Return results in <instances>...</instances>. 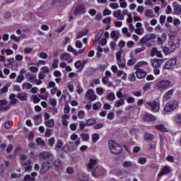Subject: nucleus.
<instances>
[{
    "instance_id": "4c0bfd02",
    "label": "nucleus",
    "mask_w": 181,
    "mask_h": 181,
    "mask_svg": "<svg viewBox=\"0 0 181 181\" xmlns=\"http://www.w3.org/2000/svg\"><path fill=\"white\" fill-rule=\"evenodd\" d=\"M97 121L94 118H90L88 119L86 122V127H91L92 125H94Z\"/></svg>"
},
{
    "instance_id": "7c9ffc66",
    "label": "nucleus",
    "mask_w": 181,
    "mask_h": 181,
    "mask_svg": "<svg viewBox=\"0 0 181 181\" xmlns=\"http://www.w3.org/2000/svg\"><path fill=\"white\" fill-rule=\"evenodd\" d=\"M110 37L113 39L114 42H117L118 40L119 36L118 35V32L113 30L110 33Z\"/></svg>"
},
{
    "instance_id": "58836bf2",
    "label": "nucleus",
    "mask_w": 181,
    "mask_h": 181,
    "mask_svg": "<svg viewBox=\"0 0 181 181\" xmlns=\"http://www.w3.org/2000/svg\"><path fill=\"white\" fill-rule=\"evenodd\" d=\"M54 167L56 168L57 170H60V169H62V162H60L59 160H56L54 162Z\"/></svg>"
},
{
    "instance_id": "a18cd8bd",
    "label": "nucleus",
    "mask_w": 181,
    "mask_h": 181,
    "mask_svg": "<svg viewBox=\"0 0 181 181\" xmlns=\"http://www.w3.org/2000/svg\"><path fill=\"white\" fill-rule=\"evenodd\" d=\"M63 146V141L62 140H58L55 145L54 149L57 151V149H60Z\"/></svg>"
},
{
    "instance_id": "69168bd1",
    "label": "nucleus",
    "mask_w": 181,
    "mask_h": 181,
    "mask_svg": "<svg viewBox=\"0 0 181 181\" xmlns=\"http://www.w3.org/2000/svg\"><path fill=\"white\" fill-rule=\"evenodd\" d=\"M138 163L140 165H145L146 163V159L145 158H139L138 159Z\"/></svg>"
},
{
    "instance_id": "0eeeda50",
    "label": "nucleus",
    "mask_w": 181,
    "mask_h": 181,
    "mask_svg": "<svg viewBox=\"0 0 181 181\" xmlns=\"http://www.w3.org/2000/svg\"><path fill=\"white\" fill-rule=\"evenodd\" d=\"M155 39H156V35L155 33H148L144 35L140 42L141 45H144V43H148L150 40H155Z\"/></svg>"
},
{
    "instance_id": "c756f323",
    "label": "nucleus",
    "mask_w": 181,
    "mask_h": 181,
    "mask_svg": "<svg viewBox=\"0 0 181 181\" xmlns=\"http://www.w3.org/2000/svg\"><path fill=\"white\" fill-rule=\"evenodd\" d=\"M25 77H27V78L28 80H30V81L31 83H33V82L36 81V74H33L32 72H28L26 74Z\"/></svg>"
},
{
    "instance_id": "f03ea898",
    "label": "nucleus",
    "mask_w": 181,
    "mask_h": 181,
    "mask_svg": "<svg viewBox=\"0 0 181 181\" xmlns=\"http://www.w3.org/2000/svg\"><path fill=\"white\" fill-rule=\"evenodd\" d=\"M179 46H180V43H179L178 40L170 42L167 46L163 47V50L165 54H170V53H173Z\"/></svg>"
},
{
    "instance_id": "bb28decb",
    "label": "nucleus",
    "mask_w": 181,
    "mask_h": 181,
    "mask_svg": "<svg viewBox=\"0 0 181 181\" xmlns=\"http://www.w3.org/2000/svg\"><path fill=\"white\" fill-rule=\"evenodd\" d=\"M113 16L115 18H117L119 21H124V19H125L124 15L121 14V10H117L116 11H114Z\"/></svg>"
},
{
    "instance_id": "9b49d317",
    "label": "nucleus",
    "mask_w": 181,
    "mask_h": 181,
    "mask_svg": "<svg viewBox=\"0 0 181 181\" xmlns=\"http://www.w3.org/2000/svg\"><path fill=\"white\" fill-rule=\"evenodd\" d=\"M170 86V81L162 80L158 83L157 87L161 88V90H166Z\"/></svg>"
},
{
    "instance_id": "4468645a",
    "label": "nucleus",
    "mask_w": 181,
    "mask_h": 181,
    "mask_svg": "<svg viewBox=\"0 0 181 181\" xmlns=\"http://www.w3.org/2000/svg\"><path fill=\"white\" fill-rule=\"evenodd\" d=\"M50 168H52V166H50V162H43L41 165L40 173H41L42 175H43V173H46V172H47L50 169Z\"/></svg>"
},
{
    "instance_id": "052dcab7",
    "label": "nucleus",
    "mask_w": 181,
    "mask_h": 181,
    "mask_svg": "<svg viewBox=\"0 0 181 181\" xmlns=\"http://www.w3.org/2000/svg\"><path fill=\"white\" fill-rule=\"evenodd\" d=\"M149 149H156V141H151L150 143H149Z\"/></svg>"
},
{
    "instance_id": "2f4dec72",
    "label": "nucleus",
    "mask_w": 181,
    "mask_h": 181,
    "mask_svg": "<svg viewBox=\"0 0 181 181\" xmlns=\"http://www.w3.org/2000/svg\"><path fill=\"white\" fill-rule=\"evenodd\" d=\"M155 128L161 132H168V129H166V127L163 124L156 125Z\"/></svg>"
},
{
    "instance_id": "774afa93",
    "label": "nucleus",
    "mask_w": 181,
    "mask_h": 181,
    "mask_svg": "<svg viewBox=\"0 0 181 181\" xmlns=\"http://www.w3.org/2000/svg\"><path fill=\"white\" fill-rule=\"evenodd\" d=\"M47 144L49 146H53V145H54V137H52L51 139H49L48 140Z\"/></svg>"
},
{
    "instance_id": "6e6d98bb",
    "label": "nucleus",
    "mask_w": 181,
    "mask_h": 181,
    "mask_svg": "<svg viewBox=\"0 0 181 181\" xmlns=\"http://www.w3.org/2000/svg\"><path fill=\"white\" fill-rule=\"evenodd\" d=\"M24 181H35L36 179L35 177H31L30 175H26L23 177Z\"/></svg>"
},
{
    "instance_id": "a19ab883",
    "label": "nucleus",
    "mask_w": 181,
    "mask_h": 181,
    "mask_svg": "<svg viewBox=\"0 0 181 181\" xmlns=\"http://www.w3.org/2000/svg\"><path fill=\"white\" fill-rule=\"evenodd\" d=\"M136 62H137V59L135 57L131 59H129L127 62V66H129V67H132V66H134L135 63H136Z\"/></svg>"
},
{
    "instance_id": "a878e982",
    "label": "nucleus",
    "mask_w": 181,
    "mask_h": 181,
    "mask_svg": "<svg viewBox=\"0 0 181 181\" xmlns=\"http://www.w3.org/2000/svg\"><path fill=\"white\" fill-rule=\"evenodd\" d=\"M117 64L119 67V69H124L125 67V64H127V61H125V58H120L117 59Z\"/></svg>"
},
{
    "instance_id": "49530a36",
    "label": "nucleus",
    "mask_w": 181,
    "mask_h": 181,
    "mask_svg": "<svg viewBox=\"0 0 181 181\" xmlns=\"http://www.w3.org/2000/svg\"><path fill=\"white\" fill-rule=\"evenodd\" d=\"M175 121L177 124L181 125V113H178L175 116Z\"/></svg>"
},
{
    "instance_id": "1a4fd4ad",
    "label": "nucleus",
    "mask_w": 181,
    "mask_h": 181,
    "mask_svg": "<svg viewBox=\"0 0 181 181\" xmlns=\"http://www.w3.org/2000/svg\"><path fill=\"white\" fill-rule=\"evenodd\" d=\"M40 158L43 159V160H46L47 159L54 160V156L49 151H42L40 153Z\"/></svg>"
},
{
    "instance_id": "b1692460",
    "label": "nucleus",
    "mask_w": 181,
    "mask_h": 181,
    "mask_svg": "<svg viewBox=\"0 0 181 181\" xmlns=\"http://www.w3.org/2000/svg\"><path fill=\"white\" fill-rule=\"evenodd\" d=\"M70 138H71V141H75L74 144L76 146H78V145H80V144L81 143L80 138H78V136L76 134H73Z\"/></svg>"
},
{
    "instance_id": "338daca9",
    "label": "nucleus",
    "mask_w": 181,
    "mask_h": 181,
    "mask_svg": "<svg viewBox=\"0 0 181 181\" xmlns=\"http://www.w3.org/2000/svg\"><path fill=\"white\" fill-rule=\"evenodd\" d=\"M129 81H135V80H136V77L135 76V74H131L129 76Z\"/></svg>"
},
{
    "instance_id": "9d476101",
    "label": "nucleus",
    "mask_w": 181,
    "mask_h": 181,
    "mask_svg": "<svg viewBox=\"0 0 181 181\" xmlns=\"http://www.w3.org/2000/svg\"><path fill=\"white\" fill-rule=\"evenodd\" d=\"M74 13L75 16H78V15H83L86 13V7L83 4H79L76 6Z\"/></svg>"
},
{
    "instance_id": "5fc2aeb1",
    "label": "nucleus",
    "mask_w": 181,
    "mask_h": 181,
    "mask_svg": "<svg viewBox=\"0 0 181 181\" xmlns=\"http://www.w3.org/2000/svg\"><path fill=\"white\" fill-rule=\"evenodd\" d=\"M100 139V136L97 133H95L92 135V142L95 143Z\"/></svg>"
},
{
    "instance_id": "4be33fe9",
    "label": "nucleus",
    "mask_w": 181,
    "mask_h": 181,
    "mask_svg": "<svg viewBox=\"0 0 181 181\" xmlns=\"http://www.w3.org/2000/svg\"><path fill=\"white\" fill-rule=\"evenodd\" d=\"M173 6H174V13L175 15H181V6L179 4V3L175 1L173 2Z\"/></svg>"
},
{
    "instance_id": "c85d7f7f",
    "label": "nucleus",
    "mask_w": 181,
    "mask_h": 181,
    "mask_svg": "<svg viewBox=\"0 0 181 181\" xmlns=\"http://www.w3.org/2000/svg\"><path fill=\"white\" fill-rule=\"evenodd\" d=\"M74 66L78 71H82L83 69L84 68V62L82 64L81 60H78L75 62Z\"/></svg>"
},
{
    "instance_id": "8fccbe9b",
    "label": "nucleus",
    "mask_w": 181,
    "mask_h": 181,
    "mask_svg": "<svg viewBox=\"0 0 181 181\" xmlns=\"http://www.w3.org/2000/svg\"><path fill=\"white\" fill-rule=\"evenodd\" d=\"M67 50L68 52H71V53H73L74 56H77V51L74 49V48H73L71 45H68Z\"/></svg>"
},
{
    "instance_id": "864d4df0",
    "label": "nucleus",
    "mask_w": 181,
    "mask_h": 181,
    "mask_svg": "<svg viewBox=\"0 0 181 181\" xmlns=\"http://www.w3.org/2000/svg\"><path fill=\"white\" fill-rule=\"evenodd\" d=\"M52 69H57V67H59V59H54L53 60V62L52 64Z\"/></svg>"
},
{
    "instance_id": "20e7f679",
    "label": "nucleus",
    "mask_w": 181,
    "mask_h": 181,
    "mask_svg": "<svg viewBox=\"0 0 181 181\" xmlns=\"http://www.w3.org/2000/svg\"><path fill=\"white\" fill-rule=\"evenodd\" d=\"M179 105V103L177 100H171L165 104L164 107V111L167 112H170L176 110Z\"/></svg>"
},
{
    "instance_id": "c03bdc74",
    "label": "nucleus",
    "mask_w": 181,
    "mask_h": 181,
    "mask_svg": "<svg viewBox=\"0 0 181 181\" xmlns=\"http://www.w3.org/2000/svg\"><path fill=\"white\" fill-rule=\"evenodd\" d=\"M106 98L107 101H114V99L115 98V94L114 93H110L106 96Z\"/></svg>"
},
{
    "instance_id": "39448f33",
    "label": "nucleus",
    "mask_w": 181,
    "mask_h": 181,
    "mask_svg": "<svg viewBox=\"0 0 181 181\" xmlns=\"http://www.w3.org/2000/svg\"><path fill=\"white\" fill-rule=\"evenodd\" d=\"M176 64H177V59L173 58L167 61L164 64V67L167 70H173V69H175V67H176Z\"/></svg>"
},
{
    "instance_id": "7ed1b4c3",
    "label": "nucleus",
    "mask_w": 181,
    "mask_h": 181,
    "mask_svg": "<svg viewBox=\"0 0 181 181\" xmlns=\"http://www.w3.org/2000/svg\"><path fill=\"white\" fill-rule=\"evenodd\" d=\"M109 148L113 155H120V153H122V146L114 141H109Z\"/></svg>"
},
{
    "instance_id": "603ef678",
    "label": "nucleus",
    "mask_w": 181,
    "mask_h": 181,
    "mask_svg": "<svg viewBox=\"0 0 181 181\" xmlns=\"http://www.w3.org/2000/svg\"><path fill=\"white\" fill-rule=\"evenodd\" d=\"M134 32L136 35H139V36H141V35H144V28H136L134 30Z\"/></svg>"
},
{
    "instance_id": "2eb2a0df",
    "label": "nucleus",
    "mask_w": 181,
    "mask_h": 181,
    "mask_svg": "<svg viewBox=\"0 0 181 181\" xmlns=\"http://www.w3.org/2000/svg\"><path fill=\"white\" fill-rule=\"evenodd\" d=\"M86 97L88 98L89 101H95L97 100V95L94 94V90L93 89L87 90Z\"/></svg>"
},
{
    "instance_id": "f257e3e1",
    "label": "nucleus",
    "mask_w": 181,
    "mask_h": 181,
    "mask_svg": "<svg viewBox=\"0 0 181 181\" xmlns=\"http://www.w3.org/2000/svg\"><path fill=\"white\" fill-rule=\"evenodd\" d=\"M148 62L145 61L139 62L136 65L134 66V69L136 70L135 74L139 79L145 78L148 73L143 67H147Z\"/></svg>"
},
{
    "instance_id": "680f3d73",
    "label": "nucleus",
    "mask_w": 181,
    "mask_h": 181,
    "mask_svg": "<svg viewBox=\"0 0 181 181\" xmlns=\"http://www.w3.org/2000/svg\"><path fill=\"white\" fill-rule=\"evenodd\" d=\"M83 91H84V90L83 89L81 86H80L79 83H78L76 85V92L78 93V94H81V93H83Z\"/></svg>"
},
{
    "instance_id": "5701e85b",
    "label": "nucleus",
    "mask_w": 181,
    "mask_h": 181,
    "mask_svg": "<svg viewBox=\"0 0 181 181\" xmlns=\"http://www.w3.org/2000/svg\"><path fill=\"white\" fill-rule=\"evenodd\" d=\"M16 97H17L21 101H28V93H26L22 92L18 93Z\"/></svg>"
},
{
    "instance_id": "423d86ee",
    "label": "nucleus",
    "mask_w": 181,
    "mask_h": 181,
    "mask_svg": "<svg viewBox=\"0 0 181 181\" xmlns=\"http://www.w3.org/2000/svg\"><path fill=\"white\" fill-rule=\"evenodd\" d=\"M146 105L150 107L151 111H154V112H158L159 111L160 106L159 103L155 100H150L146 103Z\"/></svg>"
},
{
    "instance_id": "412c9836",
    "label": "nucleus",
    "mask_w": 181,
    "mask_h": 181,
    "mask_svg": "<svg viewBox=\"0 0 181 181\" xmlns=\"http://www.w3.org/2000/svg\"><path fill=\"white\" fill-rule=\"evenodd\" d=\"M173 93H175V89H170V90L167 91L163 95V100L168 101V100H170L173 95Z\"/></svg>"
},
{
    "instance_id": "e433bc0d",
    "label": "nucleus",
    "mask_w": 181,
    "mask_h": 181,
    "mask_svg": "<svg viewBox=\"0 0 181 181\" xmlns=\"http://www.w3.org/2000/svg\"><path fill=\"white\" fill-rule=\"evenodd\" d=\"M124 104H125V100H124V99H119L115 103V107H116V108H119V107H122Z\"/></svg>"
},
{
    "instance_id": "393cba45",
    "label": "nucleus",
    "mask_w": 181,
    "mask_h": 181,
    "mask_svg": "<svg viewBox=\"0 0 181 181\" xmlns=\"http://www.w3.org/2000/svg\"><path fill=\"white\" fill-rule=\"evenodd\" d=\"M144 119H145V121H148V122H151L152 121H156V117L154 115H153L152 114L146 113L144 117Z\"/></svg>"
},
{
    "instance_id": "c9c22d12",
    "label": "nucleus",
    "mask_w": 181,
    "mask_h": 181,
    "mask_svg": "<svg viewBox=\"0 0 181 181\" xmlns=\"http://www.w3.org/2000/svg\"><path fill=\"white\" fill-rule=\"evenodd\" d=\"M145 16L147 18H155V14H153V11L151 9H146L145 11Z\"/></svg>"
},
{
    "instance_id": "f3484780",
    "label": "nucleus",
    "mask_w": 181,
    "mask_h": 181,
    "mask_svg": "<svg viewBox=\"0 0 181 181\" xmlns=\"http://www.w3.org/2000/svg\"><path fill=\"white\" fill-rule=\"evenodd\" d=\"M172 173V168H170V166L165 165L163 168L160 173L158 174V177H161V176H163L164 175H169V173Z\"/></svg>"
},
{
    "instance_id": "de8ad7c7",
    "label": "nucleus",
    "mask_w": 181,
    "mask_h": 181,
    "mask_svg": "<svg viewBox=\"0 0 181 181\" xmlns=\"http://www.w3.org/2000/svg\"><path fill=\"white\" fill-rule=\"evenodd\" d=\"M77 179H78L80 181H88V179L86 177V175L84 174H78L77 175Z\"/></svg>"
},
{
    "instance_id": "72a5a7b5",
    "label": "nucleus",
    "mask_w": 181,
    "mask_h": 181,
    "mask_svg": "<svg viewBox=\"0 0 181 181\" xmlns=\"http://www.w3.org/2000/svg\"><path fill=\"white\" fill-rule=\"evenodd\" d=\"M45 125L47 128H53V127H54V119H51L45 120Z\"/></svg>"
},
{
    "instance_id": "e2e57ef3",
    "label": "nucleus",
    "mask_w": 181,
    "mask_h": 181,
    "mask_svg": "<svg viewBox=\"0 0 181 181\" xmlns=\"http://www.w3.org/2000/svg\"><path fill=\"white\" fill-rule=\"evenodd\" d=\"M96 93L98 95H103L104 94V88H97Z\"/></svg>"
},
{
    "instance_id": "0e129e2a",
    "label": "nucleus",
    "mask_w": 181,
    "mask_h": 181,
    "mask_svg": "<svg viewBox=\"0 0 181 181\" xmlns=\"http://www.w3.org/2000/svg\"><path fill=\"white\" fill-rule=\"evenodd\" d=\"M49 104L52 107H56L57 105V101L54 98H52L49 100Z\"/></svg>"
},
{
    "instance_id": "09e8293b",
    "label": "nucleus",
    "mask_w": 181,
    "mask_h": 181,
    "mask_svg": "<svg viewBox=\"0 0 181 181\" xmlns=\"http://www.w3.org/2000/svg\"><path fill=\"white\" fill-rule=\"evenodd\" d=\"M87 30L83 31L78 32L77 34V39H80V37H83V36H86L87 35Z\"/></svg>"
},
{
    "instance_id": "13d9d810",
    "label": "nucleus",
    "mask_w": 181,
    "mask_h": 181,
    "mask_svg": "<svg viewBox=\"0 0 181 181\" xmlns=\"http://www.w3.org/2000/svg\"><path fill=\"white\" fill-rule=\"evenodd\" d=\"M146 47H141L139 48H136L134 49L135 54H138V53H141V52H144L145 50Z\"/></svg>"
},
{
    "instance_id": "4d7b16f0",
    "label": "nucleus",
    "mask_w": 181,
    "mask_h": 181,
    "mask_svg": "<svg viewBox=\"0 0 181 181\" xmlns=\"http://www.w3.org/2000/svg\"><path fill=\"white\" fill-rule=\"evenodd\" d=\"M158 40L159 42V43H163V42H165L166 40V34H163L162 35V37H158Z\"/></svg>"
},
{
    "instance_id": "f704fd0d",
    "label": "nucleus",
    "mask_w": 181,
    "mask_h": 181,
    "mask_svg": "<svg viewBox=\"0 0 181 181\" xmlns=\"http://www.w3.org/2000/svg\"><path fill=\"white\" fill-rule=\"evenodd\" d=\"M81 139L84 142H88V141H90V134H86V133H82L80 135Z\"/></svg>"
},
{
    "instance_id": "3c124183",
    "label": "nucleus",
    "mask_w": 181,
    "mask_h": 181,
    "mask_svg": "<svg viewBox=\"0 0 181 181\" xmlns=\"http://www.w3.org/2000/svg\"><path fill=\"white\" fill-rule=\"evenodd\" d=\"M22 88L23 90H30V88H32V84H30V83H24L22 85Z\"/></svg>"
},
{
    "instance_id": "a211bd4d",
    "label": "nucleus",
    "mask_w": 181,
    "mask_h": 181,
    "mask_svg": "<svg viewBox=\"0 0 181 181\" xmlns=\"http://www.w3.org/2000/svg\"><path fill=\"white\" fill-rule=\"evenodd\" d=\"M61 60H66L68 63H71L74 60L73 57L69 53L62 54L60 56Z\"/></svg>"
},
{
    "instance_id": "cd10ccee",
    "label": "nucleus",
    "mask_w": 181,
    "mask_h": 181,
    "mask_svg": "<svg viewBox=\"0 0 181 181\" xmlns=\"http://www.w3.org/2000/svg\"><path fill=\"white\" fill-rule=\"evenodd\" d=\"M16 95H15V93H11L9 96L10 98V102L8 103V105H15V104H16V103H18V99L16 98Z\"/></svg>"
},
{
    "instance_id": "37998d69",
    "label": "nucleus",
    "mask_w": 181,
    "mask_h": 181,
    "mask_svg": "<svg viewBox=\"0 0 181 181\" xmlns=\"http://www.w3.org/2000/svg\"><path fill=\"white\" fill-rule=\"evenodd\" d=\"M104 33V30H100L96 35V36L95 37V39L96 40V42H98V40H100V39H101V37L103 36V34Z\"/></svg>"
},
{
    "instance_id": "dca6fc26",
    "label": "nucleus",
    "mask_w": 181,
    "mask_h": 181,
    "mask_svg": "<svg viewBox=\"0 0 181 181\" xmlns=\"http://www.w3.org/2000/svg\"><path fill=\"white\" fill-rule=\"evenodd\" d=\"M30 160H27L26 161H23L21 163V168L24 169L25 172H30V170L33 169V167L30 165Z\"/></svg>"
},
{
    "instance_id": "ddd939ff",
    "label": "nucleus",
    "mask_w": 181,
    "mask_h": 181,
    "mask_svg": "<svg viewBox=\"0 0 181 181\" xmlns=\"http://www.w3.org/2000/svg\"><path fill=\"white\" fill-rule=\"evenodd\" d=\"M151 63L154 69H160L162 64H163V59H151Z\"/></svg>"
},
{
    "instance_id": "6ab92c4d",
    "label": "nucleus",
    "mask_w": 181,
    "mask_h": 181,
    "mask_svg": "<svg viewBox=\"0 0 181 181\" xmlns=\"http://www.w3.org/2000/svg\"><path fill=\"white\" fill-rule=\"evenodd\" d=\"M135 166V163L131 160H124L122 163V167L124 169H132Z\"/></svg>"
},
{
    "instance_id": "473e14b6",
    "label": "nucleus",
    "mask_w": 181,
    "mask_h": 181,
    "mask_svg": "<svg viewBox=\"0 0 181 181\" xmlns=\"http://www.w3.org/2000/svg\"><path fill=\"white\" fill-rule=\"evenodd\" d=\"M97 162H98L97 160L91 158L90 160L89 163H88V169H90V170L93 169L94 166H95V165H97Z\"/></svg>"
},
{
    "instance_id": "ea45409f",
    "label": "nucleus",
    "mask_w": 181,
    "mask_h": 181,
    "mask_svg": "<svg viewBox=\"0 0 181 181\" xmlns=\"http://www.w3.org/2000/svg\"><path fill=\"white\" fill-rule=\"evenodd\" d=\"M35 142L37 145H40V146H46V142H45L44 140L40 137H38Z\"/></svg>"
},
{
    "instance_id": "79ce46f5",
    "label": "nucleus",
    "mask_w": 181,
    "mask_h": 181,
    "mask_svg": "<svg viewBox=\"0 0 181 181\" xmlns=\"http://www.w3.org/2000/svg\"><path fill=\"white\" fill-rule=\"evenodd\" d=\"M154 136L153 134H150V133H146L144 134V139L146 141H152V139H153Z\"/></svg>"
},
{
    "instance_id": "f8f14e48",
    "label": "nucleus",
    "mask_w": 181,
    "mask_h": 181,
    "mask_svg": "<svg viewBox=\"0 0 181 181\" xmlns=\"http://www.w3.org/2000/svg\"><path fill=\"white\" fill-rule=\"evenodd\" d=\"M8 110H11V106L8 105V100H0V111L5 112L8 111Z\"/></svg>"
},
{
    "instance_id": "6e6552de",
    "label": "nucleus",
    "mask_w": 181,
    "mask_h": 181,
    "mask_svg": "<svg viewBox=\"0 0 181 181\" xmlns=\"http://www.w3.org/2000/svg\"><path fill=\"white\" fill-rule=\"evenodd\" d=\"M105 172L106 170L104 169V168L102 166H98L92 173V176H93V177H98V176L105 175Z\"/></svg>"
},
{
    "instance_id": "bf43d9fd",
    "label": "nucleus",
    "mask_w": 181,
    "mask_h": 181,
    "mask_svg": "<svg viewBox=\"0 0 181 181\" xmlns=\"http://www.w3.org/2000/svg\"><path fill=\"white\" fill-rule=\"evenodd\" d=\"M99 108H101V103L98 102L93 105V110H99Z\"/></svg>"
},
{
    "instance_id": "aec40b11",
    "label": "nucleus",
    "mask_w": 181,
    "mask_h": 181,
    "mask_svg": "<svg viewBox=\"0 0 181 181\" xmlns=\"http://www.w3.org/2000/svg\"><path fill=\"white\" fill-rule=\"evenodd\" d=\"M151 57H153L154 56H156L157 57H163L162 52L158 50L157 47H153L151 50Z\"/></svg>"
}]
</instances>
